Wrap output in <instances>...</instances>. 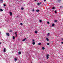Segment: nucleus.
Masks as SVG:
<instances>
[{
  "mask_svg": "<svg viewBox=\"0 0 63 63\" xmlns=\"http://www.w3.org/2000/svg\"><path fill=\"white\" fill-rule=\"evenodd\" d=\"M9 14H10V16H12V13L11 12H9Z\"/></svg>",
  "mask_w": 63,
  "mask_h": 63,
  "instance_id": "nucleus-2",
  "label": "nucleus"
},
{
  "mask_svg": "<svg viewBox=\"0 0 63 63\" xmlns=\"http://www.w3.org/2000/svg\"><path fill=\"white\" fill-rule=\"evenodd\" d=\"M0 1H3V0H0Z\"/></svg>",
  "mask_w": 63,
  "mask_h": 63,
  "instance_id": "nucleus-36",
  "label": "nucleus"
},
{
  "mask_svg": "<svg viewBox=\"0 0 63 63\" xmlns=\"http://www.w3.org/2000/svg\"><path fill=\"white\" fill-rule=\"evenodd\" d=\"M47 45H49V43H47Z\"/></svg>",
  "mask_w": 63,
  "mask_h": 63,
  "instance_id": "nucleus-20",
  "label": "nucleus"
},
{
  "mask_svg": "<svg viewBox=\"0 0 63 63\" xmlns=\"http://www.w3.org/2000/svg\"><path fill=\"white\" fill-rule=\"evenodd\" d=\"M22 24H22V23H21L20 25H22Z\"/></svg>",
  "mask_w": 63,
  "mask_h": 63,
  "instance_id": "nucleus-22",
  "label": "nucleus"
},
{
  "mask_svg": "<svg viewBox=\"0 0 63 63\" xmlns=\"http://www.w3.org/2000/svg\"><path fill=\"white\" fill-rule=\"evenodd\" d=\"M37 5H40V3H37Z\"/></svg>",
  "mask_w": 63,
  "mask_h": 63,
  "instance_id": "nucleus-25",
  "label": "nucleus"
},
{
  "mask_svg": "<svg viewBox=\"0 0 63 63\" xmlns=\"http://www.w3.org/2000/svg\"><path fill=\"white\" fill-rule=\"evenodd\" d=\"M3 51L5 52H6V48H4Z\"/></svg>",
  "mask_w": 63,
  "mask_h": 63,
  "instance_id": "nucleus-7",
  "label": "nucleus"
},
{
  "mask_svg": "<svg viewBox=\"0 0 63 63\" xmlns=\"http://www.w3.org/2000/svg\"><path fill=\"white\" fill-rule=\"evenodd\" d=\"M15 39V37L13 36V40H14Z\"/></svg>",
  "mask_w": 63,
  "mask_h": 63,
  "instance_id": "nucleus-16",
  "label": "nucleus"
},
{
  "mask_svg": "<svg viewBox=\"0 0 63 63\" xmlns=\"http://www.w3.org/2000/svg\"><path fill=\"white\" fill-rule=\"evenodd\" d=\"M50 35V34L49 33H48L47 34V36H49Z\"/></svg>",
  "mask_w": 63,
  "mask_h": 63,
  "instance_id": "nucleus-8",
  "label": "nucleus"
},
{
  "mask_svg": "<svg viewBox=\"0 0 63 63\" xmlns=\"http://www.w3.org/2000/svg\"><path fill=\"white\" fill-rule=\"evenodd\" d=\"M44 0V1H46V0Z\"/></svg>",
  "mask_w": 63,
  "mask_h": 63,
  "instance_id": "nucleus-35",
  "label": "nucleus"
},
{
  "mask_svg": "<svg viewBox=\"0 0 63 63\" xmlns=\"http://www.w3.org/2000/svg\"><path fill=\"white\" fill-rule=\"evenodd\" d=\"M6 35L7 36H10V34H9V33H7L6 34Z\"/></svg>",
  "mask_w": 63,
  "mask_h": 63,
  "instance_id": "nucleus-1",
  "label": "nucleus"
},
{
  "mask_svg": "<svg viewBox=\"0 0 63 63\" xmlns=\"http://www.w3.org/2000/svg\"><path fill=\"white\" fill-rule=\"evenodd\" d=\"M47 23H48V24H49V22H47Z\"/></svg>",
  "mask_w": 63,
  "mask_h": 63,
  "instance_id": "nucleus-28",
  "label": "nucleus"
},
{
  "mask_svg": "<svg viewBox=\"0 0 63 63\" xmlns=\"http://www.w3.org/2000/svg\"><path fill=\"white\" fill-rule=\"evenodd\" d=\"M39 11H40V10H36V12H39Z\"/></svg>",
  "mask_w": 63,
  "mask_h": 63,
  "instance_id": "nucleus-11",
  "label": "nucleus"
},
{
  "mask_svg": "<svg viewBox=\"0 0 63 63\" xmlns=\"http://www.w3.org/2000/svg\"><path fill=\"white\" fill-rule=\"evenodd\" d=\"M42 49H45V47H43L42 48Z\"/></svg>",
  "mask_w": 63,
  "mask_h": 63,
  "instance_id": "nucleus-17",
  "label": "nucleus"
},
{
  "mask_svg": "<svg viewBox=\"0 0 63 63\" xmlns=\"http://www.w3.org/2000/svg\"><path fill=\"white\" fill-rule=\"evenodd\" d=\"M16 33H17V32H15V35H16V34H16Z\"/></svg>",
  "mask_w": 63,
  "mask_h": 63,
  "instance_id": "nucleus-29",
  "label": "nucleus"
},
{
  "mask_svg": "<svg viewBox=\"0 0 63 63\" xmlns=\"http://www.w3.org/2000/svg\"><path fill=\"white\" fill-rule=\"evenodd\" d=\"M12 30H11L10 31V32H12Z\"/></svg>",
  "mask_w": 63,
  "mask_h": 63,
  "instance_id": "nucleus-32",
  "label": "nucleus"
},
{
  "mask_svg": "<svg viewBox=\"0 0 63 63\" xmlns=\"http://www.w3.org/2000/svg\"><path fill=\"white\" fill-rule=\"evenodd\" d=\"M26 40V38H25V39H23L22 41L23 42H24V41H25V40Z\"/></svg>",
  "mask_w": 63,
  "mask_h": 63,
  "instance_id": "nucleus-4",
  "label": "nucleus"
},
{
  "mask_svg": "<svg viewBox=\"0 0 63 63\" xmlns=\"http://www.w3.org/2000/svg\"><path fill=\"white\" fill-rule=\"evenodd\" d=\"M55 22H57V20H55Z\"/></svg>",
  "mask_w": 63,
  "mask_h": 63,
  "instance_id": "nucleus-33",
  "label": "nucleus"
},
{
  "mask_svg": "<svg viewBox=\"0 0 63 63\" xmlns=\"http://www.w3.org/2000/svg\"><path fill=\"white\" fill-rule=\"evenodd\" d=\"M18 53L19 54H21V52H19Z\"/></svg>",
  "mask_w": 63,
  "mask_h": 63,
  "instance_id": "nucleus-9",
  "label": "nucleus"
},
{
  "mask_svg": "<svg viewBox=\"0 0 63 63\" xmlns=\"http://www.w3.org/2000/svg\"><path fill=\"white\" fill-rule=\"evenodd\" d=\"M34 32L36 34H37V33H38V32H37V31H35Z\"/></svg>",
  "mask_w": 63,
  "mask_h": 63,
  "instance_id": "nucleus-5",
  "label": "nucleus"
},
{
  "mask_svg": "<svg viewBox=\"0 0 63 63\" xmlns=\"http://www.w3.org/2000/svg\"><path fill=\"white\" fill-rule=\"evenodd\" d=\"M0 44H1V42H0Z\"/></svg>",
  "mask_w": 63,
  "mask_h": 63,
  "instance_id": "nucleus-40",
  "label": "nucleus"
},
{
  "mask_svg": "<svg viewBox=\"0 0 63 63\" xmlns=\"http://www.w3.org/2000/svg\"><path fill=\"white\" fill-rule=\"evenodd\" d=\"M15 61H16V60H17V59H16V58H15Z\"/></svg>",
  "mask_w": 63,
  "mask_h": 63,
  "instance_id": "nucleus-14",
  "label": "nucleus"
},
{
  "mask_svg": "<svg viewBox=\"0 0 63 63\" xmlns=\"http://www.w3.org/2000/svg\"><path fill=\"white\" fill-rule=\"evenodd\" d=\"M1 33V32H0V34Z\"/></svg>",
  "mask_w": 63,
  "mask_h": 63,
  "instance_id": "nucleus-41",
  "label": "nucleus"
},
{
  "mask_svg": "<svg viewBox=\"0 0 63 63\" xmlns=\"http://www.w3.org/2000/svg\"><path fill=\"white\" fill-rule=\"evenodd\" d=\"M5 6H6V4H4V7H5Z\"/></svg>",
  "mask_w": 63,
  "mask_h": 63,
  "instance_id": "nucleus-21",
  "label": "nucleus"
},
{
  "mask_svg": "<svg viewBox=\"0 0 63 63\" xmlns=\"http://www.w3.org/2000/svg\"><path fill=\"white\" fill-rule=\"evenodd\" d=\"M55 14H56V13H57L56 11H55Z\"/></svg>",
  "mask_w": 63,
  "mask_h": 63,
  "instance_id": "nucleus-26",
  "label": "nucleus"
},
{
  "mask_svg": "<svg viewBox=\"0 0 63 63\" xmlns=\"http://www.w3.org/2000/svg\"><path fill=\"white\" fill-rule=\"evenodd\" d=\"M32 12H34V9H33L32 10Z\"/></svg>",
  "mask_w": 63,
  "mask_h": 63,
  "instance_id": "nucleus-27",
  "label": "nucleus"
},
{
  "mask_svg": "<svg viewBox=\"0 0 63 63\" xmlns=\"http://www.w3.org/2000/svg\"><path fill=\"white\" fill-rule=\"evenodd\" d=\"M16 37H17V34H16Z\"/></svg>",
  "mask_w": 63,
  "mask_h": 63,
  "instance_id": "nucleus-30",
  "label": "nucleus"
},
{
  "mask_svg": "<svg viewBox=\"0 0 63 63\" xmlns=\"http://www.w3.org/2000/svg\"><path fill=\"white\" fill-rule=\"evenodd\" d=\"M38 45H41V43H39L38 44Z\"/></svg>",
  "mask_w": 63,
  "mask_h": 63,
  "instance_id": "nucleus-15",
  "label": "nucleus"
},
{
  "mask_svg": "<svg viewBox=\"0 0 63 63\" xmlns=\"http://www.w3.org/2000/svg\"><path fill=\"white\" fill-rule=\"evenodd\" d=\"M24 9V8H23L22 7L21 8V10H23Z\"/></svg>",
  "mask_w": 63,
  "mask_h": 63,
  "instance_id": "nucleus-23",
  "label": "nucleus"
},
{
  "mask_svg": "<svg viewBox=\"0 0 63 63\" xmlns=\"http://www.w3.org/2000/svg\"><path fill=\"white\" fill-rule=\"evenodd\" d=\"M40 4H41V2H40Z\"/></svg>",
  "mask_w": 63,
  "mask_h": 63,
  "instance_id": "nucleus-39",
  "label": "nucleus"
},
{
  "mask_svg": "<svg viewBox=\"0 0 63 63\" xmlns=\"http://www.w3.org/2000/svg\"><path fill=\"white\" fill-rule=\"evenodd\" d=\"M32 44L33 45H35V43L34 42H32Z\"/></svg>",
  "mask_w": 63,
  "mask_h": 63,
  "instance_id": "nucleus-6",
  "label": "nucleus"
},
{
  "mask_svg": "<svg viewBox=\"0 0 63 63\" xmlns=\"http://www.w3.org/2000/svg\"><path fill=\"white\" fill-rule=\"evenodd\" d=\"M62 44H63V42H61Z\"/></svg>",
  "mask_w": 63,
  "mask_h": 63,
  "instance_id": "nucleus-31",
  "label": "nucleus"
},
{
  "mask_svg": "<svg viewBox=\"0 0 63 63\" xmlns=\"http://www.w3.org/2000/svg\"><path fill=\"white\" fill-rule=\"evenodd\" d=\"M35 1H36L37 0H35Z\"/></svg>",
  "mask_w": 63,
  "mask_h": 63,
  "instance_id": "nucleus-37",
  "label": "nucleus"
},
{
  "mask_svg": "<svg viewBox=\"0 0 63 63\" xmlns=\"http://www.w3.org/2000/svg\"><path fill=\"white\" fill-rule=\"evenodd\" d=\"M39 22H42V20H39Z\"/></svg>",
  "mask_w": 63,
  "mask_h": 63,
  "instance_id": "nucleus-19",
  "label": "nucleus"
},
{
  "mask_svg": "<svg viewBox=\"0 0 63 63\" xmlns=\"http://www.w3.org/2000/svg\"><path fill=\"white\" fill-rule=\"evenodd\" d=\"M32 42H35V40H34V39H32Z\"/></svg>",
  "mask_w": 63,
  "mask_h": 63,
  "instance_id": "nucleus-12",
  "label": "nucleus"
},
{
  "mask_svg": "<svg viewBox=\"0 0 63 63\" xmlns=\"http://www.w3.org/2000/svg\"><path fill=\"white\" fill-rule=\"evenodd\" d=\"M62 40H63V39H62Z\"/></svg>",
  "mask_w": 63,
  "mask_h": 63,
  "instance_id": "nucleus-38",
  "label": "nucleus"
},
{
  "mask_svg": "<svg viewBox=\"0 0 63 63\" xmlns=\"http://www.w3.org/2000/svg\"><path fill=\"white\" fill-rule=\"evenodd\" d=\"M48 56H49V55H47L46 56L47 57V59H48L49 58V57H48Z\"/></svg>",
  "mask_w": 63,
  "mask_h": 63,
  "instance_id": "nucleus-3",
  "label": "nucleus"
},
{
  "mask_svg": "<svg viewBox=\"0 0 63 63\" xmlns=\"http://www.w3.org/2000/svg\"><path fill=\"white\" fill-rule=\"evenodd\" d=\"M60 8H62L63 7H62V6H60Z\"/></svg>",
  "mask_w": 63,
  "mask_h": 63,
  "instance_id": "nucleus-34",
  "label": "nucleus"
},
{
  "mask_svg": "<svg viewBox=\"0 0 63 63\" xmlns=\"http://www.w3.org/2000/svg\"><path fill=\"white\" fill-rule=\"evenodd\" d=\"M54 24H52V26H54Z\"/></svg>",
  "mask_w": 63,
  "mask_h": 63,
  "instance_id": "nucleus-18",
  "label": "nucleus"
},
{
  "mask_svg": "<svg viewBox=\"0 0 63 63\" xmlns=\"http://www.w3.org/2000/svg\"><path fill=\"white\" fill-rule=\"evenodd\" d=\"M46 40H47V41H49V40L47 38H46Z\"/></svg>",
  "mask_w": 63,
  "mask_h": 63,
  "instance_id": "nucleus-13",
  "label": "nucleus"
},
{
  "mask_svg": "<svg viewBox=\"0 0 63 63\" xmlns=\"http://www.w3.org/2000/svg\"><path fill=\"white\" fill-rule=\"evenodd\" d=\"M52 9H55V8L54 7H53L52 8Z\"/></svg>",
  "mask_w": 63,
  "mask_h": 63,
  "instance_id": "nucleus-24",
  "label": "nucleus"
},
{
  "mask_svg": "<svg viewBox=\"0 0 63 63\" xmlns=\"http://www.w3.org/2000/svg\"><path fill=\"white\" fill-rule=\"evenodd\" d=\"M0 11H1V12H2V11H3V10H2V9H0Z\"/></svg>",
  "mask_w": 63,
  "mask_h": 63,
  "instance_id": "nucleus-10",
  "label": "nucleus"
}]
</instances>
